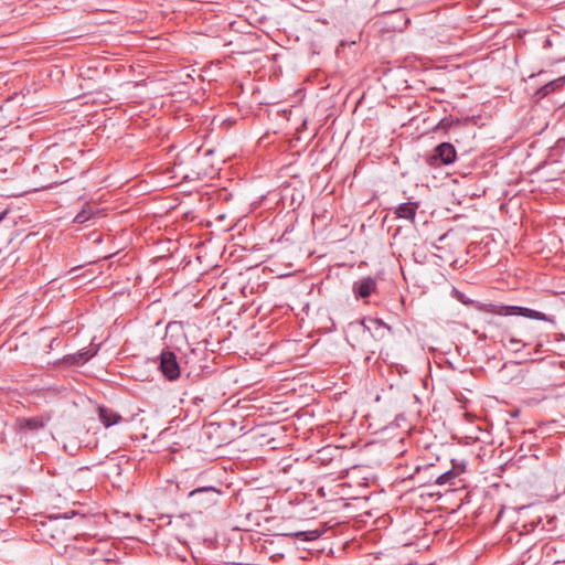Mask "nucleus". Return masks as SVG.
I'll return each mask as SVG.
<instances>
[{
	"label": "nucleus",
	"mask_w": 565,
	"mask_h": 565,
	"mask_svg": "<svg viewBox=\"0 0 565 565\" xmlns=\"http://www.w3.org/2000/svg\"><path fill=\"white\" fill-rule=\"evenodd\" d=\"M159 371L170 382L177 381L180 377L181 367L173 351L168 349L161 351L159 354Z\"/></svg>",
	"instance_id": "f03ea898"
},
{
	"label": "nucleus",
	"mask_w": 565,
	"mask_h": 565,
	"mask_svg": "<svg viewBox=\"0 0 565 565\" xmlns=\"http://www.w3.org/2000/svg\"><path fill=\"white\" fill-rule=\"evenodd\" d=\"M299 541L303 542H312L318 540L322 535V531L320 530H309V531H298L290 534Z\"/></svg>",
	"instance_id": "4468645a"
},
{
	"label": "nucleus",
	"mask_w": 565,
	"mask_h": 565,
	"mask_svg": "<svg viewBox=\"0 0 565 565\" xmlns=\"http://www.w3.org/2000/svg\"><path fill=\"white\" fill-rule=\"evenodd\" d=\"M510 310V316H521L524 318L533 319V320H540V321H547L551 323L555 322L554 317L547 316L544 312L526 308V307H520V306H510L508 309Z\"/></svg>",
	"instance_id": "0eeeda50"
},
{
	"label": "nucleus",
	"mask_w": 565,
	"mask_h": 565,
	"mask_svg": "<svg viewBox=\"0 0 565 565\" xmlns=\"http://www.w3.org/2000/svg\"><path fill=\"white\" fill-rule=\"evenodd\" d=\"M105 563H106V564H109V565H114V563H113L109 558H106V559H105Z\"/></svg>",
	"instance_id": "412c9836"
},
{
	"label": "nucleus",
	"mask_w": 565,
	"mask_h": 565,
	"mask_svg": "<svg viewBox=\"0 0 565 565\" xmlns=\"http://www.w3.org/2000/svg\"><path fill=\"white\" fill-rule=\"evenodd\" d=\"M375 288L376 281L374 278L370 276L355 281L352 286V290L356 299H364L370 297L371 294L375 290Z\"/></svg>",
	"instance_id": "1a4fd4ad"
},
{
	"label": "nucleus",
	"mask_w": 565,
	"mask_h": 565,
	"mask_svg": "<svg viewBox=\"0 0 565 565\" xmlns=\"http://www.w3.org/2000/svg\"><path fill=\"white\" fill-rule=\"evenodd\" d=\"M50 345H55V339H52V342H50Z\"/></svg>",
	"instance_id": "4be33fe9"
},
{
	"label": "nucleus",
	"mask_w": 565,
	"mask_h": 565,
	"mask_svg": "<svg viewBox=\"0 0 565 565\" xmlns=\"http://www.w3.org/2000/svg\"><path fill=\"white\" fill-rule=\"evenodd\" d=\"M462 461H463V460L458 461V460H456V459H452V460H451V465H452V468H451V469H456V470H458V469L460 468V463H461Z\"/></svg>",
	"instance_id": "aec40b11"
},
{
	"label": "nucleus",
	"mask_w": 565,
	"mask_h": 565,
	"mask_svg": "<svg viewBox=\"0 0 565 565\" xmlns=\"http://www.w3.org/2000/svg\"><path fill=\"white\" fill-rule=\"evenodd\" d=\"M50 345H55V339H52V342H50Z\"/></svg>",
	"instance_id": "5701e85b"
},
{
	"label": "nucleus",
	"mask_w": 565,
	"mask_h": 565,
	"mask_svg": "<svg viewBox=\"0 0 565 565\" xmlns=\"http://www.w3.org/2000/svg\"><path fill=\"white\" fill-rule=\"evenodd\" d=\"M565 85V76L553 79L536 90V96L543 98L553 92L559 90Z\"/></svg>",
	"instance_id": "f8f14e48"
},
{
	"label": "nucleus",
	"mask_w": 565,
	"mask_h": 565,
	"mask_svg": "<svg viewBox=\"0 0 565 565\" xmlns=\"http://www.w3.org/2000/svg\"><path fill=\"white\" fill-rule=\"evenodd\" d=\"M99 419L105 427H111L122 422V417L111 408L99 407L98 408Z\"/></svg>",
	"instance_id": "9b49d317"
},
{
	"label": "nucleus",
	"mask_w": 565,
	"mask_h": 565,
	"mask_svg": "<svg viewBox=\"0 0 565 565\" xmlns=\"http://www.w3.org/2000/svg\"><path fill=\"white\" fill-rule=\"evenodd\" d=\"M360 324L364 330L369 331L375 340H383L392 332V328L379 318L362 319Z\"/></svg>",
	"instance_id": "39448f33"
},
{
	"label": "nucleus",
	"mask_w": 565,
	"mask_h": 565,
	"mask_svg": "<svg viewBox=\"0 0 565 565\" xmlns=\"http://www.w3.org/2000/svg\"><path fill=\"white\" fill-rule=\"evenodd\" d=\"M50 345H55V339H52V342H50Z\"/></svg>",
	"instance_id": "b1692460"
},
{
	"label": "nucleus",
	"mask_w": 565,
	"mask_h": 565,
	"mask_svg": "<svg viewBox=\"0 0 565 565\" xmlns=\"http://www.w3.org/2000/svg\"><path fill=\"white\" fill-rule=\"evenodd\" d=\"M418 207V202H403L394 209V214L397 218L414 223Z\"/></svg>",
	"instance_id": "9d476101"
},
{
	"label": "nucleus",
	"mask_w": 565,
	"mask_h": 565,
	"mask_svg": "<svg viewBox=\"0 0 565 565\" xmlns=\"http://www.w3.org/2000/svg\"><path fill=\"white\" fill-rule=\"evenodd\" d=\"M509 342L515 352H519L521 350V348H524L526 345V343H522V341L520 339H516L514 337H510Z\"/></svg>",
	"instance_id": "a211bd4d"
},
{
	"label": "nucleus",
	"mask_w": 565,
	"mask_h": 565,
	"mask_svg": "<svg viewBox=\"0 0 565 565\" xmlns=\"http://www.w3.org/2000/svg\"><path fill=\"white\" fill-rule=\"evenodd\" d=\"M456 298L463 305L472 303V300L468 299L462 292L456 290Z\"/></svg>",
	"instance_id": "6ab92c4d"
},
{
	"label": "nucleus",
	"mask_w": 565,
	"mask_h": 565,
	"mask_svg": "<svg viewBox=\"0 0 565 565\" xmlns=\"http://www.w3.org/2000/svg\"><path fill=\"white\" fill-rule=\"evenodd\" d=\"M457 151L450 142H441L434 149V153L429 158L430 166L451 164L456 161Z\"/></svg>",
	"instance_id": "7ed1b4c3"
},
{
	"label": "nucleus",
	"mask_w": 565,
	"mask_h": 565,
	"mask_svg": "<svg viewBox=\"0 0 565 565\" xmlns=\"http://www.w3.org/2000/svg\"><path fill=\"white\" fill-rule=\"evenodd\" d=\"M99 350V345L92 348H84L76 353L67 354L62 360L61 363L66 365H83L87 361H89L93 356L97 354Z\"/></svg>",
	"instance_id": "423d86ee"
},
{
	"label": "nucleus",
	"mask_w": 565,
	"mask_h": 565,
	"mask_svg": "<svg viewBox=\"0 0 565 565\" xmlns=\"http://www.w3.org/2000/svg\"><path fill=\"white\" fill-rule=\"evenodd\" d=\"M510 306L494 303H481L478 306L479 310L497 316H510V310H508Z\"/></svg>",
	"instance_id": "ddd939ff"
},
{
	"label": "nucleus",
	"mask_w": 565,
	"mask_h": 565,
	"mask_svg": "<svg viewBox=\"0 0 565 565\" xmlns=\"http://www.w3.org/2000/svg\"><path fill=\"white\" fill-rule=\"evenodd\" d=\"M9 214V210H3L2 212H0V225L4 224L6 227H10L13 224V221L9 220L8 217Z\"/></svg>",
	"instance_id": "f3484780"
},
{
	"label": "nucleus",
	"mask_w": 565,
	"mask_h": 565,
	"mask_svg": "<svg viewBox=\"0 0 565 565\" xmlns=\"http://www.w3.org/2000/svg\"><path fill=\"white\" fill-rule=\"evenodd\" d=\"M61 518H63L65 520H72L71 525L74 526V527H81V525L83 523H85V521H86L85 515L76 513L74 511L71 514L64 513V514H58L56 516V519H61Z\"/></svg>",
	"instance_id": "dca6fc26"
},
{
	"label": "nucleus",
	"mask_w": 565,
	"mask_h": 565,
	"mask_svg": "<svg viewBox=\"0 0 565 565\" xmlns=\"http://www.w3.org/2000/svg\"><path fill=\"white\" fill-rule=\"evenodd\" d=\"M465 470H466V461H462L460 463V468L458 470L449 469L444 472H435L434 471L430 475V479H434V482L438 486H445V484L454 486L455 479Z\"/></svg>",
	"instance_id": "6e6552de"
},
{
	"label": "nucleus",
	"mask_w": 565,
	"mask_h": 565,
	"mask_svg": "<svg viewBox=\"0 0 565 565\" xmlns=\"http://www.w3.org/2000/svg\"><path fill=\"white\" fill-rule=\"evenodd\" d=\"M221 490L215 487H200L189 492L188 498L199 510L207 509L217 503Z\"/></svg>",
	"instance_id": "f257e3e1"
},
{
	"label": "nucleus",
	"mask_w": 565,
	"mask_h": 565,
	"mask_svg": "<svg viewBox=\"0 0 565 565\" xmlns=\"http://www.w3.org/2000/svg\"><path fill=\"white\" fill-rule=\"evenodd\" d=\"M50 417L47 416H33V417H18L15 419V426L19 431L24 434H35L43 429L49 423Z\"/></svg>",
	"instance_id": "20e7f679"
},
{
	"label": "nucleus",
	"mask_w": 565,
	"mask_h": 565,
	"mask_svg": "<svg viewBox=\"0 0 565 565\" xmlns=\"http://www.w3.org/2000/svg\"><path fill=\"white\" fill-rule=\"evenodd\" d=\"M95 214L93 206L86 204L74 217V222L78 224H83L89 221Z\"/></svg>",
	"instance_id": "2eb2a0df"
}]
</instances>
